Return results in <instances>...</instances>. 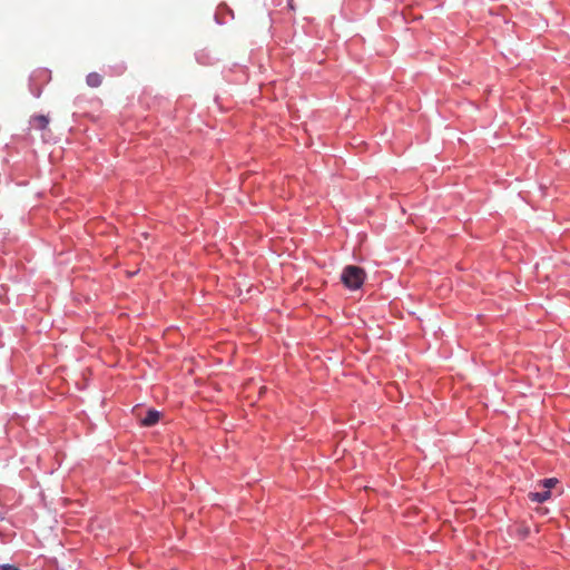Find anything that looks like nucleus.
Returning a JSON list of instances; mask_svg holds the SVG:
<instances>
[{
    "instance_id": "obj_1",
    "label": "nucleus",
    "mask_w": 570,
    "mask_h": 570,
    "mask_svg": "<svg viewBox=\"0 0 570 570\" xmlns=\"http://www.w3.org/2000/svg\"><path fill=\"white\" fill-rule=\"evenodd\" d=\"M364 279V269L355 265L346 266L341 275L342 283L350 289H358L363 285Z\"/></svg>"
},
{
    "instance_id": "obj_2",
    "label": "nucleus",
    "mask_w": 570,
    "mask_h": 570,
    "mask_svg": "<svg viewBox=\"0 0 570 570\" xmlns=\"http://www.w3.org/2000/svg\"><path fill=\"white\" fill-rule=\"evenodd\" d=\"M160 419V413L156 410H149L146 414V416L141 420V424L144 426H153L155 425Z\"/></svg>"
},
{
    "instance_id": "obj_3",
    "label": "nucleus",
    "mask_w": 570,
    "mask_h": 570,
    "mask_svg": "<svg viewBox=\"0 0 570 570\" xmlns=\"http://www.w3.org/2000/svg\"><path fill=\"white\" fill-rule=\"evenodd\" d=\"M86 81L89 87L97 88L102 83V77L97 72H90Z\"/></svg>"
},
{
    "instance_id": "obj_4",
    "label": "nucleus",
    "mask_w": 570,
    "mask_h": 570,
    "mask_svg": "<svg viewBox=\"0 0 570 570\" xmlns=\"http://www.w3.org/2000/svg\"><path fill=\"white\" fill-rule=\"evenodd\" d=\"M33 127L38 129H46L49 124V118L43 115L35 116L31 120Z\"/></svg>"
},
{
    "instance_id": "obj_5",
    "label": "nucleus",
    "mask_w": 570,
    "mask_h": 570,
    "mask_svg": "<svg viewBox=\"0 0 570 570\" xmlns=\"http://www.w3.org/2000/svg\"><path fill=\"white\" fill-rule=\"evenodd\" d=\"M551 493L549 490L543 492H531L529 493V498L533 502H544L550 498Z\"/></svg>"
},
{
    "instance_id": "obj_6",
    "label": "nucleus",
    "mask_w": 570,
    "mask_h": 570,
    "mask_svg": "<svg viewBox=\"0 0 570 570\" xmlns=\"http://www.w3.org/2000/svg\"><path fill=\"white\" fill-rule=\"evenodd\" d=\"M558 480L557 479H546L543 481V487L550 491L551 488H553L556 484H557Z\"/></svg>"
},
{
    "instance_id": "obj_7",
    "label": "nucleus",
    "mask_w": 570,
    "mask_h": 570,
    "mask_svg": "<svg viewBox=\"0 0 570 570\" xmlns=\"http://www.w3.org/2000/svg\"><path fill=\"white\" fill-rule=\"evenodd\" d=\"M0 570H20V569H18L14 566H11V564H2V566H0Z\"/></svg>"
}]
</instances>
